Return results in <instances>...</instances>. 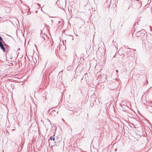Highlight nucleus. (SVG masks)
<instances>
[{
  "label": "nucleus",
  "mask_w": 152,
  "mask_h": 152,
  "mask_svg": "<svg viewBox=\"0 0 152 152\" xmlns=\"http://www.w3.org/2000/svg\"><path fill=\"white\" fill-rule=\"evenodd\" d=\"M0 40L2 41L3 39L0 36ZM0 47L4 51L5 50V49L3 45L2 44L1 42L0 41Z\"/></svg>",
  "instance_id": "obj_1"
},
{
  "label": "nucleus",
  "mask_w": 152,
  "mask_h": 152,
  "mask_svg": "<svg viewBox=\"0 0 152 152\" xmlns=\"http://www.w3.org/2000/svg\"><path fill=\"white\" fill-rule=\"evenodd\" d=\"M56 111L54 110V111H52L50 113V114L52 115L54 113H56Z\"/></svg>",
  "instance_id": "obj_2"
},
{
  "label": "nucleus",
  "mask_w": 152,
  "mask_h": 152,
  "mask_svg": "<svg viewBox=\"0 0 152 152\" xmlns=\"http://www.w3.org/2000/svg\"><path fill=\"white\" fill-rule=\"evenodd\" d=\"M50 140H53V141H54L55 140V138H53L52 137H51L50 138Z\"/></svg>",
  "instance_id": "obj_3"
},
{
  "label": "nucleus",
  "mask_w": 152,
  "mask_h": 152,
  "mask_svg": "<svg viewBox=\"0 0 152 152\" xmlns=\"http://www.w3.org/2000/svg\"><path fill=\"white\" fill-rule=\"evenodd\" d=\"M116 72H118V70H116Z\"/></svg>",
  "instance_id": "obj_4"
}]
</instances>
